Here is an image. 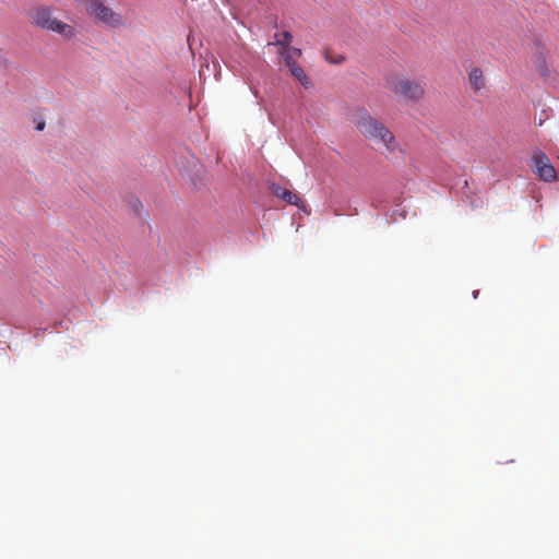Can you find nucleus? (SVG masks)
Here are the masks:
<instances>
[{
	"mask_svg": "<svg viewBox=\"0 0 559 559\" xmlns=\"http://www.w3.org/2000/svg\"><path fill=\"white\" fill-rule=\"evenodd\" d=\"M358 131L369 141L381 145V153L386 157L393 156L400 150L394 134L378 119L365 112L357 121Z\"/></svg>",
	"mask_w": 559,
	"mask_h": 559,
	"instance_id": "obj_1",
	"label": "nucleus"
},
{
	"mask_svg": "<svg viewBox=\"0 0 559 559\" xmlns=\"http://www.w3.org/2000/svg\"><path fill=\"white\" fill-rule=\"evenodd\" d=\"M27 17L32 25L57 33L67 39L75 36L74 27L55 19L51 10L46 5L39 4L32 8L27 13Z\"/></svg>",
	"mask_w": 559,
	"mask_h": 559,
	"instance_id": "obj_2",
	"label": "nucleus"
},
{
	"mask_svg": "<svg viewBox=\"0 0 559 559\" xmlns=\"http://www.w3.org/2000/svg\"><path fill=\"white\" fill-rule=\"evenodd\" d=\"M386 86L395 95L408 100H418L424 97L425 88L421 82L404 75H391L386 79Z\"/></svg>",
	"mask_w": 559,
	"mask_h": 559,
	"instance_id": "obj_3",
	"label": "nucleus"
},
{
	"mask_svg": "<svg viewBox=\"0 0 559 559\" xmlns=\"http://www.w3.org/2000/svg\"><path fill=\"white\" fill-rule=\"evenodd\" d=\"M86 9L91 15L111 27L122 25L120 14L107 7L103 0H91Z\"/></svg>",
	"mask_w": 559,
	"mask_h": 559,
	"instance_id": "obj_4",
	"label": "nucleus"
},
{
	"mask_svg": "<svg viewBox=\"0 0 559 559\" xmlns=\"http://www.w3.org/2000/svg\"><path fill=\"white\" fill-rule=\"evenodd\" d=\"M533 160L535 173L540 180L551 182L556 179L557 173L554 166L550 164L548 156L544 152H535L533 155Z\"/></svg>",
	"mask_w": 559,
	"mask_h": 559,
	"instance_id": "obj_5",
	"label": "nucleus"
},
{
	"mask_svg": "<svg viewBox=\"0 0 559 559\" xmlns=\"http://www.w3.org/2000/svg\"><path fill=\"white\" fill-rule=\"evenodd\" d=\"M271 191L274 195L284 200L288 204L299 206L300 198L290 190L274 183L271 186Z\"/></svg>",
	"mask_w": 559,
	"mask_h": 559,
	"instance_id": "obj_6",
	"label": "nucleus"
},
{
	"mask_svg": "<svg viewBox=\"0 0 559 559\" xmlns=\"http://www.w3.org/2000/svg\"><path fill=\"white\" fill-rule=\"evenodd\" d=\"M468 81L475 92H478L485 87V78L483 71L479 68H474L469 71Z\"/></svg>",
	"mask_w": 559,
	"mask_h": 559,
	"instance_id": "obj_7",
	"label": "nucleus"
},
{
	"mask_svg": "<svg viewBox=\"0 0 559 559\" xmlns=\"http://www.w3.org/2000/svg\"><path fill=\"white\" fill-rule=\"evenodd\" d=\"M289 70H290L292 75L294 78H296L302 86H305V87L311 86V82L308 79L305 70L298 63L296 66L292 67Z\"/></svg>",
	"mask_w": 559,
	"mask_h": 559,
	"instance_id": "obj_8",
	"label": "nucleus"
},
{
	"mask_svg": "<svg viewBox=\"0 0 559 559\" xmlns=\"http://www.w3.org/2000/svg\"><path fill=\"white\" fill-rule=\"evenodd\" d=\"M275 38L274 44L280 46V49H285L289 47L293 36L289 32L285 31L282 34H276Z\"/></svg>",
	"mask_w": 559,
	"mask_h": 559,
	"instance_id": "obj_9",
	"label": "nucleus"
},
{
	"mask_svg": "<svg viewBox=\"0 0 559 559\" xmlns=\"http://www.w3.org/2000/svg\"><path fill=\"white\" fill-rule=\"evenodd\" d=\"M280 55L284 58L285 60V63L286 66L290 69L292 67L296 66L297 64V58L298 57H294L292 53H290V50H288V48H285V49H280Z\"/></svg>",
	"mask_w": 559,
	"mask_h": 559,
	"instance_id": "obj_10",
	"label": "nucleus"
},
{
	"mask_svg": "<svg viewBox=\"0 0 559 559\" xmlns=\"http://www.w3.org/2000/svg\"><path fill=\"white\" fill-rule=\"evenodd\" d=\"M288 50H290V53L294 56V57H300L301 55V50L298 49V48H293V47H288Z\"/></svg>",
	"mask_w": 559,
	"mask_h": 559,
	"instance_id": "obj_11",
	"label": "nucleus"
},
{
	"mask_svg": "<svg viewBox=\"0 0 559 559\" xmlns=\"http://www.w3.org/2000/svg\"><path fill=\"white\" fill-rule=\"evenodd\" d=\"M45 121H39L37 124H36V130L37 131H43L45 129Z\"/></svg>",
	"mask_w": 559,
	"mask_h": 559,
	"instance_id": "obj_12",
	"label": "nucleus"
},
{
	"mask_svg": "<svg viewBox=\"0 0 559 559\" xmlns=\"http://www.w3.org/2000/svg\"><path fill=\"white\" fill-rule=\"evenodd\" d=\"M537 67L539 68L540 71H543V73H545V69H544V61L543 62H537Z\"/></svg>",
	"mask_w": 559,
	"mask_h": 559,
	"instance_id": "obj_13",
	"label": "nucleus"
}]
</instances>
